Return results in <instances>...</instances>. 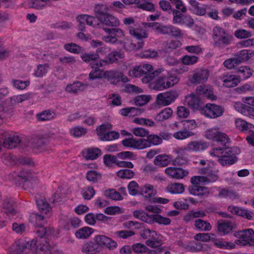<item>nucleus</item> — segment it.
<instances>
[{
	"label": "nucleus",
	"instance_id": "23",
	"mask_svg": "<svg viewBox=\"0 0 254 254\" xmlns=\"http://www.w3.org/2000/svg\"><path fill=\"white\" fill-rule=\"evenodd\" d=\"M103 77L111 83H116L120 81L122 77V72L117 70H107L103 74Z\"/></svg>",
	"mask_w": 254,
	"mask_h": 254
},
{
	"label": "nucleus",
	"instance_id": "42",
	"mask_svg": "<svg viewBox=\"0 0 254 254\" xmlns=\"http://www.w3.org/2000/svg\"><path fill=\"white\" fill-rule=\"evenodd\" d=\"M194 226L197 229L200 231H208L211 229V225L209 222L201 219L195 220Z\"/></svg>",
	"mask_w": 254,
	"mask_h": 254
},
{
	"label": "nucleus",
	"instance_id": "59",
	"mask_svg": "<svg viewBox=\"0 0 254 254\" xmlns=\"http://www.w3.org/2000/svg\"><path fill=\"white\" fill-rule=\"evenodd\" d=\"M172 13L173 14V22L182 24L185 15L182 13L181 11L176 9L173 10Z\"/></svg>",
	"mask_w": 254,
	"mask_h": 254
},
{
	"label": "nucleus",
	"instance_id": "45",
	"mask_svg": "<svg viewBox=\"0 0 254 254\" xmlns=\"http://www.w3.org/2000/svg\"><path fill=\"white\" fill-rule=\"evenodd\" d=\"M253 234H254L253 230L248 229L239 232L238 233V236L241 240L243 242V244L245 245V244L247 243Z\"/></svg>",
	"mask_w": 254,
	"mask_h": 254
},
{
	"label": "nucleus",
	"instance_id": "5",
	"mask_svg": "<svg viewBox=\"0 0 254 254\" xmlns=\"http://www.w3.org/2000/svg\"><path fill=\"white\" fill-rule=\"evenodd\" d=\"M13 179L17 180L20 184L28 185L36 183L38 179L36 174L29 170L23 169L19 172H13L12 174Z\"/></svg>",
	"mask_w": 254,
	"mask_h": 254
},
{
	"label": "nucleus",
	"instance_id": "10",
	"mask_svg": "<svg viewBox=\"0 0 254 254\" xmlns=\"http://www.w3.org/2000/svg\"><path fill=\"white\" fill-rule=\"evenodd\" d=\"M178 96L177 91L171 90L159 94L156 97V101L159 104L168 106L174 102Z\"/></svg>",
	"mask_w": 254,
	"mask_h": 254
},
{
	"label": "nucleus",
	"instance_id": "2",
	"mask_svg": "<svg viewBox=\"0 0 254 254\" xmlns=\"http://www.w3.org/2000/svg\"><path fill=\"white\" fill-rule=\"evenodd\" d=\"M133 215L136 218L148 223H152L154 221L164 225H168L171 223L170 219L164 217L158 214L148 215L141 210H136L133 212Z\"/></svg>",
	"mask_w": 254,
	"mask_h": 254
},
{
	"label": "nucleus",
	"instance_id": "15",
	"mask_svg": "<svg viewBox=\"0 0 254 254\" xmlns=\"http://www.w3.org/2000/svg\"><path fill=\"white\" fill-rule=\"evenodd\" d=\"M218 232L221 235L228 234L235 228V224L231 221L221 220L217 221Z\"/></svg>",
	"mask_w": 254,
	"mask_h": 254
},
{
	"label": "nucleus",
	"instance_id": "28",
	"mask_svg": "<svg viewBox=\"0 0 254 254\" xmlns=\"http://www.w3.org/2000/svg\"><path fill=\"white\" fill-rule=\"evenodd\" d=\"M189 190L190 194L200 197H202L204 195L209 193V190L207 188L199 186L198 185H193L192 186L190 187L189 188Z\"/></svg>",
	"mask_w": 254,
	"mask_h": 254
},
{
	"label": "nucleus",
	"instance_id": "16",
	"mask_svg": "<svg viewBox=\"0 0 254 254\" xmlns=\"http://www.w3.org/2000/svg\"><path fill=\"white\" fill-rule=\"evenodd\" d=\"M165 172L168 176L175 179H182L189 174L188 171L177 167H168Z\"/></svg>",
	"mask_w": 254,
	"mask_h": 254
},
{
	"label": "nucleus",
	"instance_id": "49",
	"mask_svg": "<svg viewBox=\"0 0 254 254\" xmlns=\"http://www.w3.org/2000/svg\"><path fill=\"white\" fill-rule=\"evenodd\" d=\"M236 160L237 158L235 156L221 155L219 159V162L222 166L233 164Z\"/></svg>",
	"mask_w": 254,
	"mask_h": 254
},
{
	"label": "nucleus",
	"instance_id": "19",
	"mask_svg": "<svg viewBox=\"0 0 254 254\" xmlns=\"http://www.w3.org/2000/svg\"><path fill=\"white\" fill-rule=\"evenodd\" d=\"M145 27L151 28L152 30L154 31L158 34H168V25H166L159 22H153L146 23Z\"/></svg>",
	"mask_w": 254,
	"mask_h": 254
},
{
	"label": "nucleus",
	"instance_id": "22",
	"mask_svg": "<svg viewBox=\"0 0 254 254\" xmlns=\"http://www.w3.org/2000/svg\"><path fill=\"white\" fill-rule=\"evenodd\" d=\"M185 102L193 110H198L200 108L201 103L200 98L194 93L186 96Z\"/></svg>",
	"mask_w": 254,
	"mask_h": 254
},
{
	"label": "nucleus",
	"instance_id": "20",
	"mask_svg": "<svg viewBox=\"0 0 254 254\" xmlns=\"http://www.w3.org/2000/svg\"><path fill=\"white\" fill-rule=\"evenodd\" d=\"M196 92L199 95H202L209 99L214 100L216 97L214 95L212 88L208 85H202L197 86Z\"/></svg>",
	"mask_w": 254,
	"mask_h": 254
},
{
	"label": "nucleus",
	"instance_id": "11",
	"mask_svg": "<svg viewBox=\"0 0 254 254\" xmlns=\"http://www.w3.org/2000/svg\"><path fill=\"white\" fill-rule=\"evenodd\" d=\"M104 31L109 34V35L103 37V40L108 43L115 44L117 42L118 38H122L125 36L123 30L119 28H104Z\"/></svg>",
	"mask_w": 254,
	"mask_h": 254
},
{
	"label": "nucleus",
	"instance_id": "33",
	"mask_svg": "<svg viewBox=\"0 0 254 254\" xmlns=\"http://www.w3.org/2000/svg\"><path fill=\"white\" fill-rule=\"evenodd\" d=\"M93 232V229L89 227H84L75 232V236L79 239H86L92 235Z\"/></svg>",
	"mask_w": 254,
	"mask_h": 254
},
{
	"label": "nucleus",
	"instance_id": "7",
	"mask_svg": "<svg viewBox=\"0 0 254 254\" xmlns=\"http://www.w3.org/2000/svg\"><path fill=\"white\" fill-rule=\"evenodd\" d=\"M224 108L215 104L207 103L201 109V113L206 118L214 119L222 116Z\"/></svg>",
	"mask_w": 254,
	"mask_h": 254
},
{
	"label": "nucleus",
	"instance_id": "63",
	"mask_svg": "<svg viewBox=\"0 0 254 254\" xmlns=\"http://www.w3.org/2000/svg\"><path fill=\"white\" fill-rule=\"evenodd\" d=\"M171 2L166 0H161L159 2L160 8L164 11L169 13L172 12L174 9L172 8Z\"/></svg>",
	"mask_w": 254,
	"mask_h": 254
},
{
	"label": "nucleus",
	"instance_id": "31",
	"mask_svg": "<svg viewBox=\"0 0 254 254\" xmlns=\"http://www.w3.org/2000/svg\"><path fill=\"white\" fill-rule=\"evenodd\" d=\"M84 157L87 160H94L101 155V151L98 148H87L82 151Z\"/></svg>",
	"mask_w": 254,
	"mask_h": 254
},
{
	"label": "nucleus",
	"instance_id": "43",
	"mask_svg": "<svg viewBox=\"0 0 254 254\" xmlns=\"http://www.w3.org/2000/svg\"><path fill=\"white\" fill-rule=\"evenodd\" d=\"M238 73H239L238 77L243 79H246L253 75V71L247 66H241L238 69Z\"/></svg>",
	"mask_w": 254,
	"mask_h": 254
},
{
	"label": "nucleus",
	"instance_id": "14",
	"mask_svg": "<svg viewBox=\"0 0 254 254\" xmlns=\"http://www.w3.org/2000/svg\"><path fill=\"white\" fill-rule=\"evenodd\" d=\"M82 252L85 254H97L101 251V248L97 243L96 236L94 238V241H88L85 243L82 247Z\"/></svg>",
	"mask_w": 254,
	"mask_h": 254
},
{
	"label": "nucleus",
	"instance_id": "50",
	"mask_svg": "<svg viewBox=\"0 0 254 254\" xmlns=\"http://www.w3.org/2000/svg\"><path fill=\"white\" fill-rule=\"evenodd\" d=\"M148 147H149V144L146 139H136L134 138V149H142Z\"/></svg>",
	"mask_w": 254,
	"mask_h": 254
},
{
	"label": "nucleus",
	"instance_id": "38",
	"mask_svg": "<svg viewBox=\"0 0 254 254\" xmlns=\"http://www.w3.org/2000/svg\"><path fill=\"white\" fill-rule=\"evenodd\" d=\"M102 66V64L101 62H98L95 63L92 66L93 69L90 72L89 75V78L91 80L95 79L97 78H101L103 76L102 71L99 68V67Z\"/></svg>",
	"mask_w": 254,
	"mask_h": 254
},
{
	"label": "nucleus",
	"instance_id": "29",
	"mask_svg": "<svg viewBox=\"0 0 254 254\" xmlns=\"http://www.w3.org/2000/svg\"><path fill=\"white\" fill-rule=\"evenodd\" d=\"M208 145L206 142H200L198 141H191L188 144L185 148L189 151H199L203 150L208 147Z\"/></svg>",
	"mask_w": 254,
	"mask_h": 254
},
{
	"label": "nucleus",
	"instance_id": "51",
	"mask_svg": "<svg viewBox=\"0 0 254 254\" xmlns=\"http://www.w3.org/2000/svg\"><path fill=\"white\" fill-rule=\"evenodd\" d=\"M94 10L98 20L100 19L101 17H103L108 13V8L106 5L103 4H97L95 7Z\"/></svg>",
	"mask_w": 254,
	"mask_h": 254
},
{
	"label": "nucleus",
	"instance_id": "34",
	"mask_svg": "<svg viewBox=\"0 0 254 254\" xmlns=\"http://www.w3.org/2000/svg\"><path fill=\"white\" fill-rule=\"evenodd\" d=\"M124 57L125 53L121 50H113L108 55L107 59L110 63L113 64L118 63L119 60L123 59Z\"/></svg>",
	"mask_w": 254,
	"mask_h": 254
},
{
	"label": "nucleus",
	"instance_id": "35",
	"mask_svg": "<svg viewBox=\"0 0 254 254\" xmlns=\"http://www.w3.org/2000/svg\"><path fill=\"white\" fill-rule=\"evenodd\" d=\"M220 153L221 155L225 156H234V154L231 148L223 146L222 147L214 148L212 149V151L210 152V154L212 156H216L218 154Z\"/></svg>",
	"mask_w": 254,
	"mask_h": 254
},
{
	"label": "nucleus",
	"instance_id": "53",
	"mask_svg": "<svg viewBox=\"0 0 254 254\" xmlns=\"http://www.w3.org/2000/svg\"><path fill=\"white\" fill-rule=\"evenodd\" d=\"M64 49L68 52L73 54H78L82 51V49L80 46L73 43L65 44Z\"/></svg>",
	"mask_w": 254,
	"mask_h": 254
},
{
	"label": "nucleus",
	"instance_id": "12",
	"mask_svg": "<svg viewBox=\"0 0 254 254\" xmlns=\"http://www.w3.org/2000/svg\"><path fill=\"white\" fill-rule=\"evenodd\" d=\"M141 67L143 68L145 75L142 78V81L145 83L150 82L155 77L158 76L162 71L161 69L154 70L152 65L149 64H144Z\"/></svg>",
	"mask_w": 254,
	"mask_h": 254
},
{
	"label": "nucleus",
	"instance_id": "8",
	"mask_svg": "<svg viewBox=\"0 0 254 254\" xmlns=\"http://www.w3.org/2000/svg\"><path fill=\"white\" fill-rule=\"evenodd\" d=\"M0 135L2 136V138H0V140L3 143V146L7 149H12L16 147L21 141L19 136L13 135L9 136L8 133L4 130H0Z\"/></svg>",
	"mask_w": 254,
	"mask_h": 254
},
{
	"label": "nucleus",
	"instance_id": "48",
	"mask_svg": "<svg viewBox=\"0 0 254 254\" xmlns=\"http://www.w3.org/2000/svg\"><path fill=\"white\" fill-rule=\"evenodd\" d=\"M49 68V65L48 64H38L34 75L37 77H42L47 73Z\"/></svg>",
	"mask_w": 254,
	"mask_h": 254
},
{
	"label": "nucleus",
	"instance_id": "46",
	"mask_svg": "<svg viewBox=\"0 0 254 254\" xmlns=\"http://www.w3.org/2000/svg\"><path fill=\"white\" fill-rule=\"evenodd\" d=\"M173 114V111L170 108H166L160 112L155 117L157 121H163L170 118Z\"/></svg>",
	"mask_w": 254,
	"mask_h": 254
},
{
	"label": "nucleus",
	"instance_id": "56",
	"mask_svg": "<svg viewBox=\"0 0 254 254\" xmlns=\"http://www.w3.org/2000/svg\"><path fill=\"white\" fill-rule=\"evenodd\" d=\"M86 178L89 181L96 183L101 179V174L95 171L90 170L87 173Z\"/></svg>",
	"mask_w": 254,
	"mask_h": 254
},
{
	"label": "nucleus",
	"instance_id": "54",
	"mask_svg": "<svg viewBox=\"0 0 254 254\" xmlns=\"http://www.w3.org/2000/svg\"><path fill=\"white\" fill-rule=\"evenodd\" d=\"M63 188H59L57 191L54 194L52 197L50 199V201L55 204H59L62 202L63 197Z\"/></svg>",
	"mask_w": 254,
	"mask_h": 254
},
{
	"label": "nucleus",
	"instance_id": "13",
	"mask_svg": "<svg viewBox=\"0 0 254 254\" xmlns=\"http://www.w3.org/2000/svg\"><path fill=\"white\" fill-rule=\"evenodd\" d=\"M97 240V243L99 244L100 248H106L110 251H114L117 247L118 244L116 242L111 238L105 235H99L96 236Z\"/></svg>",
	"mask_w": 254,
	"mask_h": 254
},
{
	"label": "nucleus",
	"instance_id": "62",
	"mask_svg": "<svg viewBox=\"0 0 254 254\" xmlns=\"http://www.w3.org/2000/svg\"><path fill=\"white\" fill-rule=\"evenodd\" d=\"M218 128H211L208 129H207L205 131V137L206 138L211 140L212 141H214V139H215V138L218 133V132L220 131L219 130Z\"/></svg>",
	"mask_w": 254,
	"mask_h": 254
},
{
	"label": "nucleus",
	"instance_id": "6",
	"mask_svg": "<svg viewBox=\"0 0 254 254\" xmlns=\"http://www.w3.org/2000/svg\"><path fill=\"white\" fill-rule=\"evenodd\" d=\"M197 124L194 120H188L184 121L183 129L175 132L173 136L178 140H183L190 137L194 134L191 130L196 127Z\"/></svg>",
	"mask_w": 254,
	"mask_h": 254
},
{
	"label": "nucleus",
	"instance_id": "30",
	"mask_svg": "<svg viewBox=\"0 0 254 254\" xmlns=\"http://www.w3.org/2000/svg\"><path fill=\"white\" fill-rule=\"evenodd\" d=\"M32 144L33 148L42 151L46 150L48 141L43 137L36 136L33 139Z\"/></svg>",
	"mask_w": 254,
	"mask_h": 254
},
{
	"label": "nucleus",
	"instance_id": "21",
	"mask_svg": "<svg viewBox=\"0 0 254 254\" xmlns=\"http://www.w3.org/2000/svg\"><path fill=\"white\" fill-rule=\"evenodd\" d=\"M77 19L79 23V29L80 31H83L85 29V24L93 26L95 25L94 23L96 22L95 18L87 14L81 15L78 16Z\"/></svg>",
	"mask_w": 254,
	"mask_h": 254
},
{
	"label": "nucleus",
	"instance_id": "55",
	"mask_svg": "<svg viewBox=\"0 0 254 254\" xmlns=\"http://www.w3.org/2000/svg\"><path fill=\"white\" fill-rule=\"evenodd\" d=\"M112 126L109 124H102L98 127L96 128L97 135L102 137L111 128Z\"/></svg>",
	"mask_w": 254,
	"mask_h": 254
},
{
	"label": "nucleus",
	"instance_id": "58",
	"mask_svg": "<svg viewBox=\"0 0 254 254\" xmlns=\"http://www.w3.org/2000/svg\"><path fill=\"white\" fill-rule=\"evenodd\" d=\"M146 140L149 143V147L151 144L158 145L162 143L161 137L156 134H148Z\"/></svg>",
	"mask_w": 254,
	"mask_h": 254
},
{
	"label": "nucleus",
	"instance_id": "64",
	"mask_svg": "<svg viewBox=\"0 0 254 254\" xmlns=\"http://www.w3.org/2000/svg\"><path fill=\"white\" fill-rule=\"evenodd\" d=\"M134 135L138 137H147L149 131L142 127H135L131 130Z\"/></svg>",
	"mask_w": 254,
	"mask_h": 254
},
{
	"label": "nucleus",
	"instance_id": "9",
	"mask_svg": "<svg viewBox=\"0 0 254 254\" xmlns=\"http://www.w3.org/2000/svg\"><path fill=\"white\" fill-rule=\"evenodd\" d=\"M209 72L206 69H197L189 77V81L192 84H202L205 82L209 77Z\"/></svg>",
	"mask_w": 254,
	"mask_h": 254
},
{
	"label": "nucleus",
	"instance_id": "47",
	"mask_svg": "<svg viewBox=\"0 0 254 254\" xmlns=\"http://www.w3.org/2000/svg\"><path fill=\"white\" fill-rule=\"evenodd\" d=\"M166 84V77H159L153 83V88L156 90H163L168 88Z\"/></svg>",
	"mask_w": 254,
	"mask_h": 254
},
{
	"label": "nucleus",
	"instance_id": "32",
	"mask_svg": "<svg viewBox=\"0 0 254 254\" xmlns=\"http://www.w3.org/2000/svg\"><path fill=\"white\" fill-rule=\"evenodd\" d=\"M56 117V114L50 110L43 111L36 115L37 120L41 122L51 121Z\"/></svg>",
	"mask_w": 254,
	"mask_h": 254
},
{
	"label": "nucleus",
	"instance_id": "37",
	"mask_svg": "<svg viewBox=\"0 0 254 254\" xmlns=\"http://www.w3.org/2000/svg\"><path fill=\"white\" fill-rule=\"evenodd\" d=\"M143 109L135 107L124 108L121 110V114L125 116L133 117L141 114Z\"/></svg>",
	"mask_w": 254,
	"mask_h": 254
},
{
	"label": "nucleus",
	"instance_id": "40",
	"mask_svg": "<svg viewBox=\"0 0 254 254\" xmlns=\"http://www.w3.org/2000/svg\"><path fill=\"white\" fill-rule=\"evenodd\" d=\"M170 163V156L166 154L159 155L154 160V164L160 167H165Z\"/></svg>",
	"mask_w": 254,
	"mask_h": 254
},
{
	"label": "nucleus",
	"instance_id": "52",
	"mask_svg": "<svg viewBox=\"0 0 254 254\" xmlns=\"http://www.w3.org/2000/svg\"><path fill=\"white\" fill-rule=\"evenodd\" d=\"M105 195L106 197L115 200H122L123 197L121 193L114 189H111L105 191Z\"/></svg>",
	"mask_w": 254,
	"mask_h": 254
},
{
	"label": "nucleus",
	"instance_id": "24",
	"mask_svg": "<svg viewBox=\"0 0 254 254\" xmlns=\"http://www.w3.org/2000/svg\"><path fill=\"white\" fill-rule=\"evenodd\" d=\"M254 56V51L252 50H243L235 55L239 64L248 61Z\"/></svg>",
	"mask_w": 254,
	"mask_h": 254
},
{
	"label": "nucleus",
	"instance_id": "61",
	"mask_svg": "<svg viewBox=\"0 0 254 254\" xmlns=\"http://www.w3.org/2000/svg\"><path fill=\"white\" fill-rule=\"evenodd\" d=\"M119 137V133L115 131H108L102 137H99L102 141H111Z\"/></svg>",
	"mask_w": 254,
	"mask_h": 254
},
{
	"label": "nucleus",
	"instance_id": "18",
	"mask_svg": "<svg viewBox=\"0 0 254 254\" xmlns=\"http://www.w3.org/2000/svg\"><path fill=\"white\" fill-rule=\"evenodd\" d=\"M221 79L223 85L228 87H235L240 82V79L238 76L234 74H224L222 76Z\"/></svg>",
	"mask_w": 254,
	"mask_h": 254
},
{
	"label": "nucleus",
	"instance_id": "25",
	"mask_svg": "<svg viewBox=\"0 0 254 254\" xmlns=\"http://www.w3.org/2000/svg\"><path fill=\"white\" fill-rule=\"evenodd\" d=\"M29 249L26 248V244H13L9 248L8 254H26Z\"/></svg>",
	"mask_w": 254,
	"mask_h": 254
},
{
	"label": "nucleus",
	"instance_id": "57",
	"mask_svg": "<svg viewBox=\"0 0 254 254\" xmlns=\"http://www.w3.org/2000/svg\"><path fill=\"white\" fill-rule=\"evenodd\" d=\"M117 175L119 177L122 179H131L134 175V173L133 171L129 169H122L117 172Z\"/></svg>",
	"mask_w": 254,
	"mask_h": 254
},
{
	"label": "nucleus",
	"instance_id": "44",
	"mask_svg": "<svg viewBox=\"0 0 254 254\" xmlns=\"http://www.w3.org/2000/svg\"><path fill=\"white\" fill-rule=\"evenodd\" d=\"M213 142H216L222 146H226L227 143H230V140L226 133L219 131Z\"/></svg>",
	"mask_w": 254,
	"mask_h": 254
},
{
	"label": "nucleus",
	"instance_id": "36",
	"mask_svg": "<svg viewBox=\"0 0 254 254\" xmlns=\"http://www.w3.org/2000/svg\"><path fill=\"white\" fill-rule=\"evenodd\" d=\"M36 203L39 210L46 215L50 212L51 208L44 197L40 196L39 198L37 197Z\"/></svg>",
	"mask_w": 254,
	"mask_h": 254
},
{
	"label": "nucleus",
	"instance_id": "3",
	"mask_svg": "<svg viewBox=\"0 0 254 254\" xmlns=\"http://www.w3.org/2000/svg\"><path fill=\"white\" fill-rule=\"evenodd\" d=\"M26 248L35 252V254H51V247L46 240L36 239L27 242Z\"/></svg>",
	"mask_w": 254,
	"mask_h": 254
},
{
	"label": "nucleus",
	"instance_id": "60",
	"mask_svg": "<svg viewBox=\"0 0 254 254\" xmlns=\"http://www.w3.org/2000/svg\"><path fill=\"white\" fill-rule=\"evenodd\" d=\"M30 97L31 94L30 93L14 96L11 98V102L12 104L19 103L29 99Z\"/></svg>",
	"mask_w": 254,
	"mask_h": 254
},
{
	"label": "nucleus",
	"instance_id": "41",
	"mask_svg": "<svg viewBox=\"0 0 254 254\" xmlns=\"http://www.w3.org/2000/svg\"><path fill=\"white\" fill-rule=\"evenodd\" d=\"M166 190L173 194L182 193L184 191L185 187L181 183H173L169 184L166 188Z\"/></svg>",
	"mask_w": 254,
	"mask_h": 254
},
{
	"label": "nucleus",
	"instance_id": "27",
	"mask_svg": "<svg viewBox=\"0 0 254 254\" xmlns=\"http://www.w3.org/2000/svg\"><path fill=\"white\" fill-rule=\"evenodd\" d=\"M186 150L184 148H179L176 150L178 154L177 157L173 160L174 165L181 166L186 164L188 162V158L185 156V151Z\"/></svg>",
	"mask_w": 254,
	"mask_h": 254
},
{
	"label": "nucleus",
	"instance_id": "17",
	"mask_svg": "<svg viewBox=\"0 0 254 254\" xmlns=\"http://www.w3.org/2000/svg\"><path fill=\"white\" fill-rule=\"evenodd\" d=\"M35 233L38 237H40V240H46L49 239L52 234H54L55 230L50 227H45L43 225L39 224L38 226L36 227Z\"/></svg>",
	"mask_w": 254,
	"mask_h": 254
},
{
	"label": "nucleus",
	"instance_id": "26",
	"mask_svg": "<svg viewBox=\"0 0 254 254\" xmlns=\"http://www.w3.org/2000/svg\"><path fill=\"white\" fill-rule=\"evenodd\" d=\"M102 23L108 26L116 27L119 25L118 19L109 13L99 20Z\"/></svg>",
	"mask_w": 254,
	"mask_h": 254
},
{
	"label": "nucleus",
	"instance_id": "39",
	"mask_svg": "<svg viewBox=\"0 0 254 254\" xmlns=\"http://www.w3.org/2000/svg\"><path fill=\"white\" fill-rule=\"evenodd\" d=\"M13 201L11 199H6L3 202V208L6 210L4 212L7 216H13L16 215V211L13 208Z\"/></svg>",
	"mask_w": 254,
	"mask_h": 254
},
{
	"label": "nucleus",
	"instance_id": "1",
	"mask_svg": "<svg viewBox=\"0 0 254 254\" xmlns=\"http://www.w3.org/2000/svg\"><path fill=\"white\" fill-rule=\"evenodd\" d=\"M128 29L129 34L135 37L138 41L137 43L132 42L127 43V45L125 46V49L128 51H137L143 47L144 44L142 39L148 37L147 33L143 29L139 28L129 26Z\"/></svg>",
	"mask_w": 254,
	"mask_h": 254
},
{
	"label": "nucleus",
	"instance_id": "4",
	"mask_svg": "<svg viewBox=\"0 0 254 254\" xmlns=\"http://www.w3.org/2000/svg\"><path fill=\"white\" fill-rule=\"evenodd\" d=\"M213 32L214 44L216 46L220 48L230 44L233 37L226 33L222 28L215 27L213 29Z\"/></svg>",
	"mask_w": 254,
	"mask_h": 254
}]
</instances>
